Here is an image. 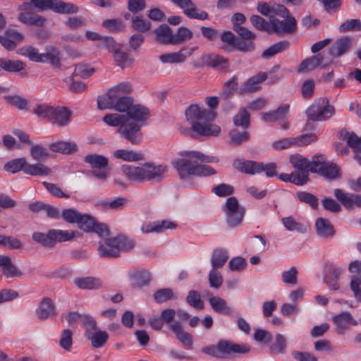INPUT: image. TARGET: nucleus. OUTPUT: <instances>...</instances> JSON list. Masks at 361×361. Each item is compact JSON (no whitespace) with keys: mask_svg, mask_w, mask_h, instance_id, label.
Instances as JSON below:
<instances>
[{"mask_svg":"<svg viewBox=\"0 0 361 361\" xmlns=\"http://www.w3.org/2000/svg\"><path fill=\"white\" fill-rule=\"evenodd\" d=\"M102 120L108 126L121 128V125L128 121V118L125 114L114 113L105 115Z\"/></svg>","mask_w":361,"mask_h":361,"instance_id":"a18cd8bd","label":"nucleus"},{"mask_svg":"<svg viewBox=\"0 0 361 361\" xmlns=\"http://www.w3.org/2000/svg\"><path fill=\"white\" fill-rule=\"evenodd\" d=\"M177 224L169 220L155 221L141 226L143 233H162L169 229H175Z\"/></svg>","mask_w":361,"mask_h":361,"instance_id":"a211bd4d","label":"nucleus"},{"mask_svg":"<svg viewBox=\"0 0 361 361\" xmlns=\"http://www.w3.org/2000/svg\"><path fill=\"white\" fill-rule=\"evenodd\" d=\"M84 329V336L90 341L92 347L100 348L105 345L109 339V334L99 329L94 317L86 318Z\"/></svg>","mask_w":361,"mask_h":361,"instance_id":"0eeeda50","label":"nucleus"},{"mask_svg":"<svg viewBox=\"0 0 361 361\" xmlns=\"http://www.w3.org/2000/svg\"><path fill=\"white\" fill-rule=\"evenodd\" d=\"M185 116L191 123L192 130L200 136H216L221 132V128L211 123L216 118V113L197 104H191L185 110Z\"/></svg>","mask_w":361,"mask_h":361,"instance_id":"7ed1b4c3","label":"nucleus"},{"mask_svg":"<svg viewBox=\"0 0 361 361\" xmlns=\"http://www.w3.org/2000/svg\"><path fill=\"white\" fill-rule=\"evenodd\" d=\"M176 298L177 295H176L171 288H161L156 291L154 294V299L157 303H163Z\"/></svg>","mask_w":361,"mask_h":361,"instance_id":"864d4df0","label":"nucleus"},{"mask_svg":"<svg viewBox=\"0 0 361 361\" xmlns=\"http://www.w3.org/2000/svg\"><path fill=\"white\" fill-rule=\"evenodd\" d=\"M32 157L37 161H45L49 157L47 149L41 145H33L30 149Z\"/></svg>","mask_w":361,"mask_h":361,"instance_id":"0e129e2a","label":"nucleus"},{"mask_svg":"<svg viewBox=\"0 0 361 361\" xmlns=\"http://www.w3.org/2000/svg\"><path fill=\"white\" fill-rule=\"evenodd\" d=\"M114 240H116L115 238H109L104 243H99L98 252L100 257L114 258L120 255L118 248L116 244V241L113 242Z\"/></svg>","mask_w":361,"mask_h":361,"instance_id":"5701e85b","label":"nucleus"},{"mask_svg":"<svg viewBox=\"0 0 361 361\" xmlns=\"http://www.w3.org/2000/svg\"><path fill=\"white\" fill-rule=\"evenodd\" d=\"M231 145L238 146L250 139V135L247 131L239 132L237 130H232L230 132Z\"/></svg>","mask_w":361,"mask_h":361,"instance_id":"052dcab7","label":"nucleus"},{"mask_svg":"<svg viewBox=\"0 0 361 361\" xmlns=\"http://www.w3.org/2000/svg\"><path fill=\"white\" fill-rule=\"evenodd\" d=\"M228 259L227 252L223 250H215L212 257L213 269L223 267Z\"/></svg>","mask_w":361,"mask_h":361,"instance_id":"8fccbe9b","label":"nucleus"},{"mask_svg":"<svg viewBox=\"0 0 361 361\" xmlns=\"http://www.w3.org/2000/svg\"><path fill=\"white\" fill-rule=\"evenodd\" d=\"M233 123L235 126L247 128L250 126V114L245 109H240L234 116Z\"/></svg>","mask_w":361,"mask_h":361,"instance_id":"13d9d810","label":"nucleus"},{"mask_svg":"<svg viewBox=\"0 0 361 361\" xmlns=\"http://www.w3.org/2000/svg\"><path fill=\"white\" fill-rule=\"evenodd\" d=\"M209 302L215 312L226 315H233V311L232 308L228 306L224 299L218 296H213L209 299Z\"/></svg>","mask_w":361,"mask_h":361,"instance_id":"2f4dec72","label":"nucleus"},{"mask_svg":"<svg viewBox=\"0 0 361 361\" xmlns=\"http://www.w3.org/2000/svg\"><path fill=\"white\" fill-rule=\"evenodd\" d=\"M156 42L161 44H173V32L167 24H161L154 30Z\"/></svg>","mask_w":361,"mask_h":361,"instance_id":"bb28decb","label":"nucleus"},{"mask_svg":"<svg viewBox=\"0 0 361 361\" xmlns=\"http://www.w3.org/2000/svg\"><path fill=\"white\" fill-rule=\"evenodd\" d=\"M150 279V273L149 271H137L133 276V285L135 287H142L147 285Z\"/></svg>","mask_w":361,"mask_h":361,"instance_id":"bf43d9fd","label":"nucleus"},{"mask_svg":"<svg viewBox=\"0 0 361 361\" xmlns=\"http://www.w3.org/2000/svg\"><path fill=\"white\" fill-rule=\"evenodd\" d=\"M34 8L39 10L51 9L59 13H76L79 8L71 3H66L59 0H30Z\"/></svg>","mask_w":361,"mask_h":361,"instance_id":"1a4fd4ad","label":"nucleus"},{"mask_svg":"<svg viewBox=\"0 0 361 361\" xmlns=\"http://www.w3.org/2000/svg\"><path fill=\"white\" fill-rule=\"evenodd\" d=\"M85 162L89 164L92 168L101 169L108 166V159L99 154H88L84 158Z\"/></svg>","mask_w":361,"mask_h":361,"instance_id":"ea45409f","label":"nucleus"},{"mask_svg":"<svg viewBox=\"0 0 361 361\" xmlns=\"http://www.w3.org/2000/svg\"><path fill=\"white\" fill-rule=\"evenodd\" d=\"M255 26L259 30L281 37L292 34L297 30V24H255Z\"/></svg>","mask_w":361,"mask_h":361,"instance_id":"f8f14e48","label":"nucleus"},{"mask_svg":"<svg viewBox=\"0 0 361 361\" xmlns=\"http://www.w3.org/2000/svg\"><path fill=\"white\" fill-rule=\"evenodd\" d=\"M50 122L59 126L67 125L71 120V111L65 106H57L54 109Z\"/></svg>","mask_w":361,"mask_h":361,"instance_id":"a878e982","label":"nucleus"},{"mask_svg":"<svg viewBox=\"0 0 361 361\" xmlns=\"http://www.w3.org/2000/svg\"><path fill=\"white\" fill-rule=\"evenodd\" d=\"M267 78V74L263 72L253 75L240 85L238 93L239 94H245L257 92L260 89L262 82L266 80Z\"/></svg>","mask_w":361,"mask_h":361,"instance_id":"ddd939ff","label":"nucleus"},{"mask_svg":"<svg viewBox=\"0 0 361 361\" xmlns=\"http://www.w3.org/2000/svg\"><path fill=\"white\" fill-rule=\"evenodd\" d=\"M168 166L164 164L155 165L152 162L141 164H123L121 170L126 178L131 183L152 181L159 183L166 178Z\"/></svg>","mask_w":361,"mask_h":361,"instance_id":"20e7f679","label":"nucleus"},{"mask_svg":"<svg viewBox=\"0 0 361 361\" xmlns=\"http://www.w3.org/2000/svg\"><path fill=\"white\" fill-rule=\"evenodd\" d=\"M182 158L172 161L183 180H188L191 176H206L215 173V170L204 162H212L213 157L206 156L196 151H183L179 153Z\"/></svg>","mask_w":361,"mask_h":361,"instance_id":"f03ea898","label":"nucleus"},{"mask_svg":"<svg viewBox=\"0 0 361 361\" xmlns=\"http://www.w3.org/2000/svg\"><path fill=\"white\" fill-rule=\"evenodd\" d=\"M282 222L288 231H297L300 233H304L306 231V227L303 224L297 222L291 216L283 218Z\"/></svg>","mask_w":361,"mask_h":361,"instance_id":"4d7b16f0","label":"nucleus"},{"mask_svg":"<svg viewBox=\"0 0 361 361\" xmlns=\"http://www.w3.org/2000/svg\"><path fill=\"white\" fill-rule=\"evenodd\" d=\"M23 39V34L14 30H7L4 35H0V43L8 51L14 50L17 43L22 42Z\"/></svg>","mask_w":361,"mask_h":361,"instance_id":"aec40b11","label":"nucleus"},{"mask_svg":"<svg viewBox=\"0 0 361 361\" xmlns=\"http://www.w3.org/2000/svg\"><path fill=\"white\" fill-rule=\"evenodd\" d=\"M286 345L287 343L285 337L281 334H277L275 338V341L271 345L270 350L273 353H283L286 348Z\"/></svg>","mask_w":361,"mask_h":361,"instance_id":"338daca9","label":"nucleus"},{"mask_svg":"<svg viewBox=\"0 0 361 361\" xmlns=\"http://www.w3.org/2000/svg\"><path fill=\"white\" fill-rule=\"evenodd\" d=\"M188 304L197 310H202L204 307L203 301L201 300L200 294L196 290H190L186 297Z\"/></svg>","mask_w":361,"mask_h":361,"instance_id":"680f3d73","label":"nucleus"},{"mask_svg":"<svg viewBox=\"0 0 361 361\" xmlns=\"http://www.w3.org/2000/svg\"><path fill=\"white\" fill-rule=\"evenodd\" d=\"M170 328L185 348L191 349L192 348V337L183 330L180 322H175L170 324Z\"/></svg>","mask_w":361,"mask_h":361,"instance_id":"b1692460","label":"nucleus"},{"mask_svg":"<svg viewBox=\"0 0 361 361\" xmlns=\"http://www.w3.org/2000/svg\"><path fill=\"white\" fill-rule=\"evenodd\" d=\"M61 53L60 51L55 47H50L47 49L46 53H43V61L42 63H49L52 66L59 68L61 66Z\"/></svg>","mask_w":361,"mask_h":361,"instance_id":"c03bdc74","label":"nucleus"},{"mask_svg":"<svg viewBox=\"0 0 361 361\" xmlns=\"http://www.w3.org/2000/svg\"><path fill=\"white\" fill-rule=\"evenodd\" d=\"M73 331L66 329H63L60 335L59 341V346L66 351H71L73 346Z\"/></svg>","mask_w":361,"mask_h":361,"instance_id":"3c124183","label":"nucleus"},{"mask_svg":"<svg viewBox=\"0 0 361 361\" xmlns=\"http://www.w3.org/2000/svg\"><path fill=\"white\" fill-rule=\"evenodd\" d=\"M186 56L182 52H173L159 56V59L162 63H180L186 59Z\"/></svg>","mask_w":361,"mask_h":361,"instance_id":"e2e57ef3","label":"nucleus"},{"mask_svg":"<svg viewBox=\"0 0 361 361\" xmlns=\"http://www.w3.org/2000/svg\"><path fill=\"white\" fill-rule=\"evenodd\" d=\"M289 109V104L281 105L274 111L262 113V119L266 122H275L283 119L288 114Z\"/></svg>","mask_w":361,"mask_h":361,"instance_id":"7c9ffc66","label":"nucleus"},{"mask_svg":"<svg viewBox=\"0 0 361 361\" xmlns=\"http://www.w3.org/2000/svg\"><path fill=\"white\" fill-rule=\"evenodd\" d=\"M114 156L116 159H121L127 161H137L143 159V156L133 150L118 149L114 152Z\"/></svg>","mask_w":361,"mask_h":361,"instance_id":"a19ab883","label":"nucleus"},{"mask_svg":"<svg viewBox=\"0 0 361 361\" xmlns=\"http://www.w3.org/2000/svg\"><path fill=\"white\" fill-rule=\"evenodd\" d=\"M334 195L348 209L355 207H361V195L345 193L341 189L334 190Z\"/></svg>","mask_w":361,"mask_h":361,"instance_id":"f3484780","label":"nucleus"},{"mask_svg":"<svg viewBox=\"0 0 361 361\" xmlns=\"http://www.w3.org/2000/svg\"><path fill=\"white\" fill-rule=\"evenodd\" d=\"M290 162L293 167L298 171H307L309 169L310 160L300 154H292L290 157Z\"/></svg>","mask_w":361,"mask_h":361,"instance_id":"603ef678","label":"nucleus"},{"mask_svg":"<svg viewBox=\"0 0 361 361\" xmlns=\"http://www.w3.org/2000/svg\"><path fill=\"white\" fill-rule=\"evenodd\" d=\"M202 61L204 65L211 66L219 70L228 68V60L217 54H207L202 57Z\"/></svg>","mask_w":361,"mask_h":361,"instance_id":"cd10ccee","label":"nucleus"},{"mask_svg":"<svg viewBox=\"0 0 361 361\" xmlns=\"http://www.w3.org/2000/svg\"><path fill=\"white\" fill-rule=\"evenodd\" d=\"M279 16L283 18L281 21L276 23H296V19L293 17L287 8L282 5L275 3L272 8V17Z\"/></svg>","mask_w":361,"mask_h":361,"instance_id":"f704fd0d","label":"nucleus"},{"mask_svg":"<svg viewBox=\"0 0 361 361\" xmlns=\"http://www.w3.org/2000/svg\"><path fill=\"white\" fill-rule=\"evenodd\" d=\"M348 145L355 153V159L361 166V137H358L355 133H348L346 137Z\"/></svg>","mask_w":361,"mask_h":361,"instance_id":"72a5a7b5","label":"nucleus"},{"mask_svg":"<svg viewBox=\"0 0 361 361\" xmlns=\"http://www.w3.org/2000/svg\"><path fill=\"white\" fill-rule=\"evenodd\" d=\"M50 236L54 247L56 242H66L72 240L75 236V232L72 231L51 229Z\"/></svg>","mask_w":361,"mask_h":361,"instance_id":"58836bf2","label":"nucleus"},{"mask_svg":"<svg viewBox=\"0 0 361 361\" xmlns=\"http://www.w3.org/2000/svg\"><path fill=\"white\" fill-rule=\"evenodd\" d=\"M112 52L114 53L115 62L122 68L128 67L132 64L133 59L127 52L122 50L121 44H118Z\"/></svg>","mask_w":361,"mask_h":361,"instance_id":"e433bc0d","label":"nucleus"},{"mask_svg":"<svg viewBox=\"0 0 361 361\" xmlns=\"http://www.w3.org/2000/svg\"><path fill=\"white\" fill-rule=\"evenodd\" d=\"M249 351L250 348L246 345L235 344L226 340L202 348L204 353L220 359L228 357L232 353H247Z\"/></svg>","mask_w":361,"mask_h":361,"instance_id":"39448f33","label":"nucleus"},{"mask_svg":"<svg viewBox=\"0 0 361 361\" xmlns=\"http://www.w3.org/2000/svg\"><path fill=\"white\" fill-rule=\"evenodd\" d=\"M37 317L41 320H45L56 316V307L49 298H44L35 311Z\"/></svg>","mask_w":361,"mask_h":361,"instance_id":"412c9836","label":"nucleus"},{"mask_svg":"<svg viewBox=\"0 0 361 361\" xmlns=\"http://www.w3.org/2000/svg\"><path fill=\"white\" fill-rule=\"evenodd\" d=\"M132 87L128 82H121L113 87L109 92L97 98V107L100 110L114 109L118 112H126L128 121L140 123L145 121L149 116L148 109L140 104H133L131 97L126 96L131 92Z\"/></svg>","mask_w":361,"mask_h":361,"instance_id":"f257e3e1","label":"nucleus"},{"mask_svg":"<svg viewBox=\"0 0 361 361\" xmlns=\"http://www.w3.org/2000/svg\"><path fill=\"white\" fill-rule=\"evenodd\" d=\"M321 171L318 174L327 179H335L339 176V169L337 165L328 161Z\"/></svg>","mask_w":361,"mask_h":361,"instance_id":"5fc2aeb1","label":"nucleus"},{"mask_svg":"<svg viewBox=\"0 0 361 361\" xmlns=\"http://www.w3.org/2000/svg\"><path fill=\"white\" fill-rule=\"evenodd\" d=\"M142 126L140 123L126 121L117 130L121 137L132 145H140L142 142L143 135L141 131Z\"/></svg>","mask_w":361,"mask_h":361,"instance_id":"9d476101","label":"nucleus"},{"mask_svg":"<svg viewBox=\"0 0 361 361\" xmlns=\"http://www.w3.org/2000/svg\"><path fill=\"white\" fill-rule=\"evenodd\" d=\"M224 211L226 217V222L230 227H237L243 221L245 209L240 205L235 197H230L226 200Z\"/></svg>","mask_w":361,"mask_h":361,"instance_id":"6e6552de","label":"nucleus"},{"mask_svg":"<svg viewBox=\"0 0 361 361\" xmlns=\"http://www.w3.org/2000/svg\"><path fill=\"white\" fill-rule=\"evenodd\" d=\"M24 173L30 176H48L51 169L42 164H29L27 163Z\"/></svg>","mask_w":361,"mask_h":361,"instance_id":"37998d69","label":"nucleus"},{"mask_svg":"<svg viewBox=\"0 0 361 361\" xmlns=\"http://www.w3.org/2000/svg\"><path fill=\"white\" fill-rule=\"evenodd\" d=\"M0 68L7 72L17 73L25 70V63L20 60L13 61L8 59L0 58Z\"/></svg>","mask_w":361,"mask_h":361,"instance_id":"473e14b6","label":"nucleus"},{"mask_svg":"<svg viewBox=\"0 0 361 361\" xmlns=\"http://www.w3.org/2000/svg\"><path fill=\"white\" fill-rule=\"evenodd\" d=\"M335 114V108L330 105L326 98L315 100L306 110L305 114L309 121H323L328 120Z\"/></svg>","mask_w":361,"mask_h":361,"instance_id":"423d86ee","label":"nucleus"},{"mask_svg":"<svg viewBox=\"0 0 361 361\" xmlns=\"http://www.w3.org/2000/svg\"><path fill=\"white\" fill-rule=\"evenodd\" d=\"M350 46V39L348 37H343L331 46L329 49V54L332 57H340L348 51Z\"/></svg>","mask_w":361,"mask_h":361,"instance_id":"393cba45","label":"nucleus"},{"mask_svg":"<svg viewBox=\"0 0 361 361\" xmlns=\"http://www.w3.org/2000/svg\"><path fill=\"white\" fill-rule=\"evenodd\" d=\"M78 228L84 232H94L101 237L109 235V229L104 224L97 223L95 219L87 214H81L77 223Z\"/></svg>","mask_w":361,"mask_h":361,"instance_id":"9b49d317","label":"nucleus"},{"mask_svg":"<svg viewBox=\"0 0 361 361\" xmlns=\"http://www.w3.org/2000/svg\"><path fill=\"white\" fill-rule=\"evenodd\" d=\"M49 148L54 152L69 154L78 150L75 142L72 141H57L49 145Z\"/></svg>","mask_w":361,"mask_h":361,"instance_id":"c85d7f7f","label":"nucleus"},{"mask_svg":"<svg viewBox=\"0 0 361 361\" xmlns=\"http://www.w3.org/2000/svg\"><path fill=\"white\" fill-rule=\"evenodd\" d=\"M114 238L116 240H113V242L116 241V244L118 248L119 253L121 251L128 252L131 250L135 247V240L130 239L125 235H118Z\"/></svg>","mask_w":361,"mask_h":361,"instance_id":"6e6d98bb","label":"nucleus"},{"mask_svg":"<svg viewBox=\"0 0 361 361\" xmlns=\"http://www.w3.org/2000/svg\"><path fill=\"white\" fill-rule=\"evenodd\" d=\"M27 164V160L25 158H18L12 159L8 161L4 166L5 171L15 173L20 171H23L25 168V165Z\"/></svg>","mask_w":361,"mask_h":361,"instance_id":"de8ad7c7","label":"nucleus"},{"mask_svg":"<svg viewBox=\"0 0 361 361\" xmlns=\"http://www.w3.org/2000/svg\"><path fill=\"white\" fill-rule=\"evenodd\" d=\"M333 322L336 325V331L338 334H343L350 326H357V322L353 319L348 312H342L333 317Z\"/></svg>","mask_w":361,"mask_h":361,"instance_id":"4468645a","label":"nucleus"},{"mask_svg":"<svg viewBox=\"0 0 361 361\" xmlns=\"http://www.w3.org/2000/svg\"><path fill=\"white\" fill-rule=\"evenodd\" d=\"M327 160L323 154H316L312 157L310 161L309 172L319 173L322 169L325 166Z\"/></svg>","mask_w":361,"mask_h":361,"instance_id":"09e8293b","label":"nucleus"},{"mask_svg":"<svg viewBox=\"0 0 361 361\" xmlns=\"http://www.w3.org/2000/svg\"><path fill=\"white\" fill-rule=\"evenodd\" d=\"M0 268L6 278H20L23 273L13 263L9 256L0 255Z\"/></svg>","mask_w":361,"mask_h":361,"instance_id":"dca6fc26","label":"nucleus"},{"mask_svg":"<svg viewBox=\"0 0 361 361\" xmlns=\"http://www.w3.org/2000/svg\"><path fill=\"white\" fill-rule=\"evenodd\" d=\"M20 13L18 19L21 23H44V20L35 13L33 6L27 2H24L19 7Z\"/></svg>","mask_w":361,"mask_h":361,"instance_id":"6ab92c4d","label":"nucleus"},{"mask_svg":"<svg viewBox=\"0 0 361 361\" xmlns=\"http://www.w3.org/2000/svg\"><path fill=\"white\" fill-rule=\"evenodd\" d=\"M82 213L73 208L66 209L62 211L61 216L63 220L69 224H77Z\"/></svg>","mask_w":361,"mask_h":361,"instance_id":"774afa93","label":"nucleus"},{"mask_svg":"<svg viewBox=\"0 0 361 361\" xmlns=\"http://www.w3.org/2000/svg\"><path fill=\"white\" fill-rule=\"evenodd\" d=\"M323 61L324 56L322 54L312 56L303 60L301 62L300 66L298 68V71L299 73L311 71L315 69L319 65L322 64Z\"/></svg>","mask_w":361,"mask_h":361,"instance_id":"c756f323","label":"nucleus"},{"mask_svg":"<svg viewBox=\"0 0 361 361\" xmlns=\"http://www.w3.org/2000/svg\"><path fill=\"white\" fill-rule=\"evenodd\" d=\"M20 54L27 57L32 61L42 63L43 61H45V59L42 58L43 54L39 53L37 48L30 45L23 47L20 49Z\"/></svg>","mask_w":361,"mask_h":361,"instance_id":"49530a36","label":"nucleus"},{"mask_svg":"<svg viewBox=\"0 0 361 361\" xmlns=\"http://www.w3.org/2000/svg\"><path fill=\"white\" fill-rule=\"evenodd\" d=\"M315 230L319 238L328 239L336 234L334 226L327 219L322 217L317 219L315 221Z\"/></svg>","mask_w":361,"mask_h":361,"instance_id":"4be33fe9","label":"nucleus"},{"mask_svg":"<svg viewBox=\"0 0 361 361\" xmlns=\"http://www.w3.org/2000/svg\"><path fill=\"white\" fill-rule=\"evenodd\" d=\"M288 48L289 42L288 41H280L265 49L262 54V57L265 59H269L275 55L287 50Z\"/></svg>","mask_w":361,"mask_h":361,"instance_id":"c9c22d12","label":"nucleus"},{"mask_svg":"<svg viewBox=\"0 0 361 361\" xmlns=\"http://www.w3.org/2000/svg\"><path fill=\"white\" fill-rule=\"evenodd\" d=\"M233 166L241 172L255 175L260 173L263 171V163L251 160L236 159L233 161Z\"/></svg>","mask_w":361,"mask_h":361,"instance_id":"2eb2a0df","label":"nucleus"},{"mask_svg":"<svg viewBox=\"0 0 361 361\" xmlns=\"http://www.w3.org/2000/svg\"><path fill=\"white\" fill-rule=\"evenodd\" d=\"M237 37L231 31H224L220 35V39L222 42L221 48L226 52L233 51Z\"/></svg>","mask_w":361,"mask_h":361,"instance_id":"79ce46f5","label":"nucleus"},{"mask_svg":"<svg viewBox=\"0 0 361 361\" xmlns=\"http://www.w3.org/2000/svg\"><path fill=\"white\" fill-rule=\"evenodd\" d=\"M54 107L46 104H39L34 109L33 113L40 118H47L51 121Z\"/></svg>","mask_w":361,"mask_h":361,"instance_id":"69168bd1","label":"nucleus"},{"mask_svg":"<svg viewBox=\"0 0 361 361\" xmlns=\"http://www.w3.org/2000/svg\"><path fill=\"white\" fill-rule=\"evenodd\" d=\"M75 284L81 289H99L102 288V283L99 279L93 277L77 278Z\"/></svg>","mask_w":361,"mask_h":361,"instance_id":"4c0bfd02","label":"nucleus"}]
</instances>
